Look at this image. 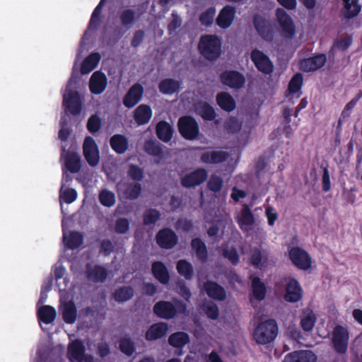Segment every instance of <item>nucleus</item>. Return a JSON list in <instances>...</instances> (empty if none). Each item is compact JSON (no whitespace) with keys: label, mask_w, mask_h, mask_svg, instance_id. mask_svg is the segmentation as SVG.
I'll return each instance as SVG.
<instances>
[{"label":"nucleus","mask_w":362,"mask_h":362,"mask_svg":"<svg viewBox=\"0 0 362 362\" xmlns=\"http://www.w3.org/2000/svg\"><path fill=\"white\" fill-rule=\"evenodd\" d=\"M197 49L205 59L214 62L221 55V39L215 34L202 35L199 38Z\"/></svg>","instance_id":"obj_1"},{"label":"nucleus","mask_w":362,"mask_h":362,"mask_svg":"<svg viewBox=\"0 0 362 362\" xmlns=\"http://www.w3.org/2000/svg\"><path fill=\"white\" fill-rule=\"evenodd\" d=\"M154 314L162 319L170 320L177 313L186 314L187 304L179 299H175L173 303L166 300H160L156 303L153 308Z\"/></svg>","instance_id":"obj_2"},{"label":"nucleus","mask_w":362,"mask_h":362,"mask_svg":"<svg viewBox=\"0 0 362 362\" xmlns=\"http://www.w3.org/2000/svg\"><path fill=\"white\" fill-rule=\"evenodd\" d=\"M279 333L277 323L274 319L261 322L255 329L253 338L258 344L264 345L272 342Z\"/></svg>","instance_id":"obj_3"},{"label":"nucleus","mask_w":362,"mask_h":362,"mask_svg":"<svg viewBox=\"0 0 362 362\" xmlns=\"http://www.w3.org/2000/svg\"><path fill=\"white\" fill-rule=\"evenodd\" d=\"M177 129L182 137L186 140H194L199 134L198 122L189 115L182 116L178 119Z\"/></svg>","instance_id":"obj_4"},{"label":"nucleus","mask_w":362,"mask_h":362,"mask_svg":"<svg viewBox=\"0 0 362 362\" xmlns=\"http://www.w3.org/2000/svg\"><path fill=\"white\" fill-rule=\"evenodd\" d=\"M288 257L292 264L300 270L306 271L312 266L310 255L307 251L300 247H292L288 250Z\"/></svg>","instance_id":"obj_5"},{"label":"nucleus","mask_w":362,"mask_h":362,"mask_svg":"<svg viewBox=\"0 0 362 362\" xmlns=\"http://www.w3.org/2000/svg\"><path fill=\"white\" fill-rule=\"evenodd\" d=\"M349 332L346 328L341 325H337L332 336V343L334 349L338 354H345L349 344Z\"/></svg>","instance_id":"obj_6"},{"label":"nucleus","mask_w":362,"mask_h":362,"mask_svg":"<svg viewBox=\"0 0 362 362\" xmlns=\"http://www.w3.org/2000/svg\"><path fill=\"white\" fill-rule=\"evenodd\" d=\"M250 59L259 72L265 75H269L273 72V62L262 51L258 49H252L250 53Z\"/></svg>","instance_id":"obj_7"},{"label":"nucleus","mask_w":362,"mask_h":362,"mask_svg":"<svg viewBox=\"0 0 362 362\" xmlns=\"http://www.w3.org/2000/svg\"><path fill=\"white\" fill-rule=\"evenodd\" d=\"M207 177V170L202 168H198L183 175L180 178V184L185 188H192L204 183Z\"/></svg>","instance_id":"obj_8"},{"label":"nucleus","mask_w":362,"mask_h":362,"mask_svg":"<svg viewBox=\"0 0 362 362\" xmlns=\"http://www.w3.org/2000/svg\"><path fill=\"white\" fill-rule=\"evenodd\" d=\"M221 82L230 88L240 89L245 84L244 75L236 70H226L220 75Z\"/></svg>","instance_id":"obj_9"},{"label":"nucleus","mask_w":362,"mask_h":362,"mask_svg":"<svg viewBox=\"0 0 362 362\" xmlns=\"http://www.w3.org/2000/svg\"><path fill=\"white\" fill-rule=\"evenodd\" d=\"M63 105L66 111L72 115H79L81 112L82 103L78 93L66 89L63 98Z\"/></svg>","instance_id":"obj_10"},{"label":"nucleus","mask_w":362,"mask_h":362,"mask_svg":"<svg viewBox=\"0 0 362 362\" xmlns=\"http://www.w3.org/2000/svg\"><path fill=\"white\" fill-rule=\"evenodd\" d=\"M254 27L259 35L265 41L272 42L274 37V31L268 21L259 14L253 18Z\"/></svg>","instance_id":"obj_11"},{"label":"nucleus","mask_w":362,"mask_h":362,"mask_svg":"<svg viewBox=\"0 0 362 362\" xmlns=\"http://www.w3.org/2000/svg\"><path fill=\"white\" fill-rule=\"evenodd\" d=\"M84 157L90 166H96L99 163V151L94 139L90 136L85 138L83 144Z\"/></svg>","instance_id":"obj_12"},{"label":"nucleus","mask_w":362,"mask_h":362,"mask_svg":"<svg viewBox=\"0 0 362 362\" xmlns=\"http://www.w3.org/2000/svg\"><path fill=\"white\" fill-rule=\"evenodd\" d=\"M325 54H317L308 58H304L299 62V68L304 72H314L322 68L327 62Z\"/></svg>","instance_id":"obj_13"},{"label":"nucleus","mask_w":362,"mask_h":362,"mask_svg":"<svg viewBox=\"0 0 362 362\" xmlns=\"http://www.w3.org/2000/svg\"><path fill=\"white\" fill-rule=\"evenodd\" d=\"M156 240L157 244L163 249H171L174 247L178 242L177 235L169 228L160 230L156 234Z\"/></svg>","instance_id":"obj_14"},{"label":"nucleus","mask_w":362,"mask_h":362,"mask_svg":"<svg viewBox=\"0 0 362 362\" xmlns=\"http://www.w3.org/2000/svg\"><path fill=\"white\" fill-rule=\"evenodd\" d=\"M276 16L284 35L293 38L296 34V27L291 17L281 8L276 9Z\"/></svg>","instance_id":"obj_15"},{"label":"nucleus","mask_w":362,"mask_h":362,"mask_svg":"<svg viewBox=\"0 0 362 362\" xmlns=\"http://www.w3.org/2000/svg\"><path fill=\"white\" fill-rule=\"evenodd\" d=\"M230 155L227 151L207 150L202 153L200 160L202 163L207 165H216L223 163L228 160Z\"/></svg>","instance_id":"obj_16"},{"label":"nucleus","mask_w":362,"mask_h":362,"mask_svg":"<svg viewBox=\"0 0 362 362\" xmlns=\"http://www.w3.org/2000/svg\"><path fill=\"white\" fill-rule=\"evenodd\" d=\"M86 276L90 282L103 283L108 276V271L103 266L92 265L90 263H88L86 265Z\"/></svg>","instance_id":"obj_17"},{"label":"nucleus","mask_w":362,"mask_h":362,"mask_svg":"<svg viewBox=\"0 0 362 362\" xmlns=\"http://www.w3.org/2000/svg\"><path fill=\"white\" fill-rule=\"evenodd\" d=\"M303 295V291L298 281L295 278L289 279L286 286L285 300L290 303L300 301Z\"/></svg>","instance_id":"obj_18"},{"label":"nucleus","mask_w":362,"mask_h":362,"mask_svg":"<svg viewBox=\"0 0 362 362\" xmlns=\"http://www.w3.org/2000/svg\"><path fill=\"white\" fill-rule=\"evenodd\" d=\"M144 87L141 84L134 83L127 91L123 99V104L127 108H132L138 104L144 94Z\"/></svg>","instance_id":"obj_19"},{"label":"nucleus","mask_w":362,"mask_h":362,"mask_svg":"<svg viewBox=\"0 0 362 362\" xmlns=\"http://www.w3.org/2000/svg\"><path fill=\"white\" fill-rule=\"evenodd\" d=\"M316 355L310 350H298L287 354L283 362H316Z\"/></svg>","instance_id":"obj_20"},{"label":"nucleus","mask_w":362,"mask_h":362,"mask_svg":"<svg viewBox=\"0 0 362 362\" xmlns=\"http://www.w3.org/2000/svg\"><path fill=\"white\" fill-rule=\"evenodd\" d=\"M203 287L207 296L211 299L223 301L226 298L225 288L214 281H206Z\"/></svg>","instance_id":"obj_21"},{"label":"nucleus","mask_w":362,"mask_h":362,"mask_svg":"<svg viewBox=\"0 0 362 362\" xmlns=\"http://www.w3.org/2000/svg\"><path fill=\"white\" fill-rule=\"evenodd\" d=\"M235 16V8L229 5L225 6L216 18V25L223 29H226L232 25Z\"/></svg>","instance_id":"obj_22"},{"label":"nucleus","mask_w":362,"mask_h":362,"mask_svg":"<svg viewBox=\"0 0 362 362\" xmlns=\"http://www.w3.org/2000/svg\"><path fill=\"white\" fill-rule=\"evenodd\" d=\"M107 86V78L105 74L100 71H95L89 81V88L93 94L102 93Z\"/></svg>","instance_id":"obj_23"},{"label":"nucleus","mask_w":362,"mask_h":362,"mask_svg":"<svg viewBox=\"0 0 362 362\" xmlns=\"http://www.w3.org/2000/svg\"><path fill=\"white\" fill-rule=\"evenodd\" d=\"M86 349L83 342L76 339L68 346V357L71 362H83L85 358Z\"/></svg>","instance_id":"obj_24"},{"label":"nucleus","mask_w":362,"mask_h":362,"mask_svg":"<svg viewBox=\"0 0 362 362\" xmlns=\"http://www.w3.org/2000/svg\"><path fill=\"white\" fill-rule=\"evenodd\" d=\"M168 326L166 322H157L151 325L145 334V339L148 341H155L161 339L167 334Z\"/></svg>","instance_id":"obj_25"},{"label":"nucleus","mask_w":362,"mask_h":362,"mask_svg":"<svg viewBox=\"0 0 362 362\" xmlns=\"http://www.w3.org/2000/svg\"><path fill=\"white\" fill-rule=\"evenodd\" d=\"M344 6L341 13L344 18L351 19L357 16L361 11L359 0H343Z\"/></svg>","instance_id":"obj_26"},{"label":"nucleus","mask_w":362,"mask_h":362,"mask_svg":"<svg viewBox=\"0 0 362 362\" xmlns=\"http://www.w3.org/2000/svg\"><path fill=\"white\" fill-rule=\"evenodd\" d=\"M151 271L153 276L162 284L166 285L170 281V274L165 265L160 261L153 262Z\"/></svg>","instance_id":"obj_27"},{"label":"nucleus","mask_w":362,"mask_h":362,"mask_svg":"<svg viewBox=\"0 0 362 362\" xmlns=\"http://www.w3.org/2000/svg\"><path fill=\"white\" fill-rule=\"evenodd\" d=\"M152 117V110L148 105H139L134 112V119L138 125L147 124Z\"/></svg>","instance_id":"obj_28"},{"label":"nucleus","mask_w":362,"mask_h":362,"mask_svg":"<svg viewBox=\"0 0 362 362\" xmlns=\"http://www.w3.org/2000/svg\"><path fill=\"white\" fill-rule=\"evenodd\" d=\"M182 82L173 78H165L158 84L159 91L165 95L178 93L181 89Z\"/></svg>","instance_id":"obj_29"},{"label":"nucleus","mask_w":362,"mask_h":362,"mask_svg":"<svg viewBox=\"0 0 362 362\" xmlns=\"http://www.w3.org/2000/svg\"><path fill=\"white\" fill-rule=\"evenodd\" d=\"M66 169L71 173H77L81 168V156L76 152L68 151L64 156Z\"/></svg>","instance_id":"obj_30"},{"label":"nucleus","mask_w":362,"mask_h":362,"mask_svg":"<svg viewBox=\"0 0 362 362\" xmlns=\"http://www.w3.org/2000/svg\"><path fill=\"white\" fill-rule=\"evenodd\" d=\"M196 113L204 120L213 121L216 117L214 108L206 102H199L195 105Z\"/></svg>","instance_id":"obj_31"},{"label":"nucleus","mask_w":362,"mask_h":362,"mask_svg":"<svg viewBox=\"0 0 362 362\" xmlns=\"http://www.w3.org/2000/svg\"><path fill=\"white\" fill-rule=\"evenodd\" d=\"M156 133L160 140L167 143L173 138V129L168 122L162 120L156 124Z\"/></svg>","instance_id":"obj_32"},{"label":"nucleus","mask_w":362,"mask_h":362,"mask_svg":"<svg viewBox=\"0 0 362 362\" xmlns=\"http://www.w3.org/2000/svg\"><path fill=\"white\" fill-rule=\"evenodd\" d=\"M216 102L218 105L226 112H231L236 107V103L233 98L228 93L221 92L216 95Z\"/></svg>","instance_id":"obj_33"},{"label":"nucleus","mask_w":362,"mask_h":362,"mask_svg":"<svg viewBox=\"0 0 362 362\" xmlns=\"http://www.w3.org/2000/svg\"><path fill=\"white\" fill-rule=\"evenodd\" d=\"M37 317L39 321L46 325L54 322L57 316V312L54 307L51 305H42L37 310Z\"/></svg>","instance_id":"obj_34"},{"label":"nucleus","mask_w":362,"mask_h":362,"mask_svg":"<svg viewBox=\"0 0 362 362\" xmlns=\"http://www.w3.org/2000/svg\"><path fill=\"white\" fill-rule=\"evenodd\" d=\"M63 320L67 324H73L77 317V309L72 300L66 302L62 307Z\"/></svg>","instance_id":"obj_35"},{"label":"nucleus","mask_w":362,"mask_h":362,"mask_svg":"<svg viewBox=\"0 0 362 362\" xmlns=\"http://www.w3.org/2000/svg\"><path fill=\"white\" fill-rule=\"evenodd\" d=\"M191 247L195 251L197 258L202 262H206L209 254L206 244L199 238H193L191 241Z\"/></svg>","instance_id":"obj_36"},{"label":"nucleus","mask_w":362,"mask_h":362,"mask_svg":"<svg viewBox=\"0 0 362 362\" xmlns=\"http://www.w3.org/2000/svg\"><path fill=\"white\" fill-rule=\"evenodd\" d=\"M168 343L175 348L182 349L189 343V336L185 332H177L170 335Z\"/></svg>","instance_id":"obj_37"},{"label":"nucleus","mask_w":362,"mask_h":362,"mask_svg":"<svg viewBox=\"0 0 362 362\" xmlns=\"http://www.w3.org/2000/svg\"><path fill=\"white\" fill-rule=\"evenodd\" d=\"M100 60L99 53L93 52L90 54L83 61L81 66V72L82 74H88L92 71L98 64Z\"/></svg>","instance_id":"obj_38"},{"label":"nucleus","mask_w":362,"mask_h":362,"mask_svg":"<svg viewBox=\"0 0 362 362\" xmlns=\"http://www.w3.org/2000/svg\"><path fill=\"white\" fill-rule=\"evenodd\" d=\"M107 0H100L99 4L97 5V6L93 10V12L92 13L87 31H92L95 30L98 28L101 20V13H102V8L103 6L105 5V4L107 2Z\"/></svg>","instance_id":"obj_39"},{"label":"nucleus","mask_w":362,"mask_h":362,"mask_svg":"<svg viewBox=\"0 0 362 362\" xmlns=\"http://www.w3.org/2000/svg\"><path fill=\"white\" fill-rule=\"evenodd\" d=\"M252 279V291L254 298L262 301L265 298L267 288L258 276L251 277Z\"/></svg>","instance_id":"obj_40"},{"label":"nucleus","mask_w":362,"mask_h":362,"mask_svg":"<svg viewBox=\"0 0 362 362\" xmlns=\"http://www.w3.org/2000/svg\"><path fill=\"white\" fill-rule=\"evenodd\" d=\"M238 223L241 229H243L244 226H250L255 223L254 215L247 204L243 205Z\"/></svg>","instance_id":"obj_41"},{"label":"nucleus","mask_w":362,"mask_h":362,"mask_svg":"<svg viewBox=\"0 0 362 362\" xmlns=\"http://www.w3.org/2000/svg\"><path fill=\"white\" fill-rule=\"evenodd\" d=\"M176 269L180 275L186 280H191L194 276L192 264L186 259H180L177 262Z\"/></svg>","instance_id":"obj_42"},{"label":"nucleus","mask_w":362,"mask_h":362,"mask_svg":"<svg viewBox=\"0 0 362 362\" xmlns=\"http://www.w3.org/2000/svg\"><path fill=\"white\" fill-rule=\"evenodd\" d=\"M144 151L150 156L161 158L163 157V151L162 145L156 140H148L144 144Z\"/></svg>","instance_id":"obj_43"},{"label":"nucleus","mask_w":362,"mask_h":362,"mask_svg":"<svg viewBox=\"0 0 362 362\" xmlns=\"http://www.w3.org/2000/svg\"><path fill=\"white\" fill-rule=\"evenodd\" d=\"M142 192L141 185L136 183H128L123 194L125 198L129 200H135L139 198Z\"/></svg>","instance_id":"obj_44"},{"label":"nucleus","mask_w":362,"mask_h":362,"mask_svg":"<svg viewBox=\"0 0 362 362\" xmlns=\"http://www.w3.org/2000/svg\"><path fill=\"white\" fill-rule=\"evenodd\" d=\"M83 243V235L78 231H71L66 240V245L69 249L74 250L78 248Z\"/></svg>","instance_id":"obj_45"},{"label":"nucleus","mask_w":362,"mask_h":362,"mask_svg":"<svg viewBox=\"0 0 362 362\" xmlns=\"http://www.w3.org/2000/svg\"><path fill=\"white\" fill-rule=\"evenodd\" d=\"M160 212L156 209H148L143 214V223L145 226L154 225L160 218Z\"/></svg>","instance_id":"obj_46"},{"label":"nucleus","mask_w":362,"mask_h":362,"mask_svg":"<svg viewBox=\"0 0 362 362\" xmlns=\"http://www.w3.org/2000/svg\"><path fill=\"white\" fill-rule=\"evenodd\" d=\"M303 77L301 73H296L290 80L288 86V91L291 94H295L300 90L303 86Z\"/></svg>","instance_id":"obj_47"},{"label":"nucleus","mask_w":362,"mask_h":362,"mask_svg":"<svg viewBox=\"0 0 362 362\" xmlns=\"http://www.w3.org/2000/svg\"><path fill=\"white\" fill-rule=\"evenodd\" d=\"M134 291L131 286H123L115 291V301L124 302L134 296Z\"/></svg>","instance_id":"obj_48"},{"label":"nucleus","mask_w":362,"mask_h":362,"mask_svg":"<svg viewBox=\"0 0 362 362\" xmlns=\"http://www.w3.org/2000/svg\"><path fill=\"white\" fill-rule=\"evenodd\" d=\"M119 346L120 351L127 356H132L136 351L135 343L129 338H122Z\"/></svg>","instance_id":"obj_49"},{"label":"nucleus","mask_w":362,"mask_h":362,"mask_svg":"<svg viewBox=\"0 0 362 362\" xmlns=\"http://www.w3.org/2000/svg\"><path fill=\"white\" fill-rule=\"evenodd\" d=\"M223 186V180L220 176L212 174L207 182V188L214 193L221 192Z\"/></svg>","instance_id":"obj_50"},{"label":"nucleus","mask_w":362,"mask_h":362,"mask_svg":"<svg viewBox=\"0 0 362 362\" xmlns=\"http://www.w3.org/2000/svg\"><path fill=\"white\" fill-rule=\"evenodd\" d=\"M216 14V9L214 7H210L205 11L202 12L199 16V21L202 25L209 27L212 25L214 18Z\"/></svg>","instance_id":"obj_51"},{"label":"nucleus","mask_w":362,"mask_h":362,"mask_svg":"<svg viewBox=\"0 0 362 362\" xmlns=\"http://www.w3.org/2000/svg\"><path fill=\"white\" fill-rule=\"evenodd\" d=\"M316 317L312 312L304 315L300 320V327L305 332H310L315 324Z\"/></svg>","instance_id":"obj_52"},{"label":"nucleus","mask_w":362,"mask_h":362,"mask_svg":"<svg viewBox=\"0 0 362 362\" xmlns=\"http://www.w3.org/2000/svg\"><path fill=\"white\" fill-rule=\"evenodd\" d=\"M101 125L102 121L100 117L98 115L94 114L88 118L86 127L90 133L95 134L100 130Z\"/></svg>","instance_id":"obj_53"},{"label":"nucleus","mask_w":362,"mask_h":362,"mask_svg":"<svg viewBox=\"0 0 362 362\" xmlns=\"http://www.w3.org/2000/svg\"><path fill=\"white\" fill-rule=\"evenodd\" d=\"M203 310L208 318L214 320L218 317V307L214 302L209 301L204 304Z\"/></svg>","instance_id":"obj_54"},{"label":"nucleus","mask_w":362,"mask_h":362,"mask_svg":"<svg viewBox=\"0 0 362 362\" xmlns=\"http://www.w3.org/2000/svg\"><path fill=\"white\" fill-rule=\"evenodd\" d=\"M128 148L127 139L121 134H115V152L122 154Z\"/></svg>","instance_id":"obj_55"},{"label":"nucleus","mask_w":362,"mask_h":362,"mask_svg":"<svg viewBox=\"0 0 362 362\" xmlns=\"http://www.w3.org/2000/svg\"><path fill=\"white\" fill-rule=\"evenodd\" d=\"M127 174L128 176L135 182H140L144 177V170L134 164L129 165Z\"/></svg>","instance_id":"obj_56"},{"label":"nucleus","mask_w":362,"mask_h":362,"mask_svg":"<svg viewBox=\"0 0 362 362\" xmlns=\"http://www.w3.org/2000/svg\"><path fill=\"white\" fill-rule=\"evenodd\" d=\"M64 185L62 186L60 189V199L66 204L74 202L77 198V192L73 188H66L63 189Z\"/></svg>","instance_id":"obj_57"},{"label":"nucleus","mask_w":362,"mask_h":362,"mask_svg":"<svg viewBox=\"0 0 362 362\" xmlns=\"http://www.w3.org/2000/svg\"><path fill=\"white\" fill-rule=\"evenodd\" d=\"M223 256L228 259L233 265H237L240 262V256L235 247H232L229 248L228 247L223 249Z\"/></svg>","instance_id":"obj_58"},{"label":"nucleus","mask_w":362,"mask_h":362,"mask_svg":"<svg viewBox=\"0 0 362 362\" xmlns=\"http://www.w3.org/2000/svg\"><path fill=\"white\" fill-rule=\"evenodd\" d=\"M129 228V221L127 218H118L115 223V232L124 234L128 231Z\"/></svg>","instance_id":"obj_59"},{"label":"nucleus","mask_w":362,"mask_h":362,"mask_svg":"<svg viewBox=\"0 0 362 362\" xmlns=\"http://www.w3.org/2000/svg\"><path fill=\"white\" fill-rule=\"evenodd\" d=\"M99 200L102 205L111 206L113 205V192L107 190H103L99 194Z\"/></svg>","instance_id":"obj_60"},{"label":"nucleus","mask_w":362,"mask_h":362,"mask_svg":"<svg viewBox=\"0 0 362 362\" xmlns=\"http://www.w3.org/2000/svg\"><path fill=\"white\" fill-rule=\"evenodd\" d=\"M120 19L122 24L124 26H127L134 21L135 12L132 9H126L122 13Z\"/></svg>","instance_id":"obj_61"},{"label":"nucleus","mask_w":362,"mask_h":362,"mask_svg":"<svg viewBox=\"0 0 362 362\" xmlns=\"http://www.w3.org/2000/svg\"><path fill=\"white\" fill-rule=\"evenodd\" d=\"M175 227L177 230L189 232L193 228V222L187 218H179L175 223Z\"/></svg>","instance_id":"obj_62"},{"label":"nucleus","mask_w":362,"mask_h":362,"mask_svg":"<svg viewBox=\"0 0 362 362\" xmlns=\"http://www.w3.org/2000/svg\"><path fill=\"white\" fill-rule=\"evenodd\" d=\"M352 43V37L347 35L344 38L336 40L334 42V47L338 49L345 51L346 50Z\"/></svg>","instance_id":"obj_63"},{"label":"nucleus","mask_w":362,"mask_h":362,"mask_svg":"<svg viewBox=\"0 0 362 362\" xmlns=\"http://www.w3.org/2000/svg\"><path fill=\"white\" fill-rule=\"evenodd\" d=\"M265 216L267 218L268 224L269 226H273L279 217V214L276 209L271 206L266 207Z\"/></svg>","instance_id":"obj_64"}]
</instances>
